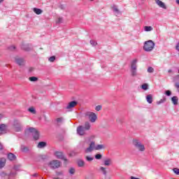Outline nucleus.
<instances>
[{"label": "nucleus", "instance_id": "nucleus-1", "mask_svg": "<svg viewBox=\"0 0 179 179\" xmlns=\"http://www.w3.org/2000/svg\"><path fill=\"white\" fill-rule=\"evenodd\" d=\"M104 149V145L99 144L96 146V144L94 141L91 142L90 146L85 149V153H90L93 150H100Z\"/></svg>", "mask_w": 179, "mask_h": 179}, {"label": "nucleus", "instance_id": "nucleus-2", "mask_svg": "<svg viewBox=\"0 0 179 179\" xmlns=\"http://www.w3.org/2000/svg\"><path fill=\"white\" fill-rule=\"evenodd\" d=\"M155 48V43L153 41H145L144 43L143 49L145 51H152Z\"/></svg>", "mask_w": 179, "mask_h": 179}, {"label": "nucleus", "instance_id": "nucleus-3", "mask_svg": "<svg viewBox=\"0 0 179 179\" xmlns=\"http://www.w3.org/2000/svg\"><path fill=\"white\" fill-rule=\"evenodd\" d=\"M85 117L90 121V122H96L97 120V115L93 112H86Z\"/></svg>", "mask_w": 179, "mask_h": 179}, {"label": "nucleus", "instance_id": "nucleus-4", "mask_svg": "<svg viewBox=\"0 0 179 179\" xmlns=\"http://www.w3.org/2000/svg\"><path fill=\"white\" fill-rule=\"evenodd\" d=\"M133 144L134 145L135 148L140 150V152H145V145L141 144V142L138 140H134Z\"/></svg>", "mask_w": 179, "mask_h": 179}, {"label": "nucleus", "instance_id": "nucleus-5", "mask_svg": "<svg viewBox=\"0 0 179 179\" xmlns=\"http://www.w3.org/2000/svg\"><path fill=\"white\" fill-rule=\"evenodd\" d=\"M28 131L29 132H31V134H32L34 139H35V141H37V139H38L40 136V133H38V131H37L36 128L30 127L28 129Z\"/></svg>", "mask_w": 179, "mask_h": 179}, {"label": "nucleus", "instance_id": "nucleus-6", "mask_svg": "<svg viewBox=\"0 0 179 179\" xmlns=\"http://www.w3.org/2000/svg\"><path fill=\"white\" fill-rule=\"evenodd\" d=\"M48 166L50 167V169H58L59 167H61V162L55 159L50 162L48 164Z\"/></svg>", "mask_w": 179, "mask_h": 179}, {"label": "nucleus", "instance_id": "nucleus-7", "mask_svg": "<svg viewBox=\"0 0 179 179\" xmlns=\"http://www.w3.org/2000/svg\"><path fill=\"white\" fill-rule=\"evenodd\" d=\"M136 62L137 59H134L131 62V75L132 76H136Z\"/></svg>", "mask_w": 179, "mask_h": 179}, {"label": "nucleus", "instance_id": "nucleus-8", "mask_svg": "<svg viewBox=\"0 0 179 179\" xmlns=\"http://www.w3.org/2000/svg\"><path fill=\"white\" fill-rule=\"evenodd\" d=\"M55 156L57 157V159H60L61 160H64V162H68V159L65 158V157L64 156V153H62V152H55Z\"/></svg>", "mask_w": 179, "mask_h": 179}, {"label": "nucleus", "instance_id": "nucleus-9", "mask_svg": "<svg viewBox=\"0 0 179 179\" xmlns=\"http://www.w3.org/2000/svg\"><path fill=\"white\" fill-rule=\"evenodd\" d=\"M76 106H78V101H72L71 102H69L67 105V106L66 107V108L67 110H71V108H73L74 107H76Z\"/></svg>", "mask_w": 179, "mask_h": 179}, {"label": "nucleus", "instance_id": "nucleus-10", "mask_svg": "<svg viewBox=\"0 0 179 179\" xmlns=\"http://www.w3.org/2000/svg\"><path fill=\"white\" fill-rule=\"evenodd\" d=\"M85 130L86 129H85L84 127L80 126L77 128V133L78 134V135L83 136L85 134Z\"/></svg>", "mask_w": 179, "mask_h": 179}, {"label": "nucleus", "instance_id": "nucleus-11", "mask_svg": "<svg viewBox=\"0 0 179 179\" xmlns=\"http://www.w3.org/2000/svg\"><path fill=\"white\" fill-rule=\"evenodd\" d=\"M15 62L17 65H20V66H23V65H24V59H23V58L15 57Z\"/></svg>", "mask_w": 179, "mask_h": 179}, {"label": "nucleus", "instance_id": "nucleus-12", "mask_svg": "<svg viewBox=\"0 0 179 179\" xmlns=\"http://www.w3.org/2000/svg\"><path fill=\"white\" fill-rule=\"evenodd\" d=\"M155 2L159 8H162V9H167V6H166V3H163V1L160 0H155Z\"/></svg>", "mask_w": 179, "mask_h": 179}, {"label": "nucleus", "instance_id": "nucleus-13", "mask_svg": "<svg viewBox=\"0 0 179 179\" xmlns=\"http://www.w3.org/2000/svg\"><path fill=\"white\" fill-rule=\"evenodd\" d=\"M104 166H106L108 167V166H111L113 164V159L110 158H107L103 161Z\"/></svg>", "mask_w": 179, "mask_h": 179}, {"label": "nucleus", "instance_id": "nucleus-14", "mask_svg": "<svg viewBox=\"0 0 179 179\" xmlns=\"http://www.w3.org/2000/svg\"><path fill=\"white\" fill-rule=\"evenodd\" d=\"M8 159L10 160V162H13V160H16V155L10 152L8 154Z\"/></svg>", "mask_w": 179, "mask_h": 179}, {"label": "nucleus", "instance_id": "nucleus-15", "mask_svg": "<svg viewBox=\"0 0 179 179\" xmlns=\"http://www.w3.org/2000/svg\"><path fill=\"white\" fill-rule=\"evenodd\" d=\"M146 100L148 103H149V104H152V103L153 102V96L152 94L147 95Z\"/></svg>", "mask_w": 179, "mask_h": 179}, {"label": "nucleus", "instance_id": "nucleus-16", "mask_svg": "<svg viewBox=\"0 0 179 179\" xmlns=\"http://www.w3.org/2000/svg\"><path fill=\"white\" fill-rule=\"evenodd\" d=\"M6 132V125L0 124V134H5Z\"/></svg>", "mask_w": 179, "mask_h": 179}, {"label": "nucleus", "instance_id": "nucleus-17", "mask_svg": "<svg viewBox=\"0 0 179 179\" xmlns=\"http://www.w3.org/2000/svg\"><path fill=\"white\" fill-rule=\"evenodd\" d=\"M6 163V159L1 158L0 159V169H3V167H5Z\"/></svg>", "mask_w": 179, "mask_h": 179}, {"label": "nucleus", "instance_id": "nucleus-18", "mask_svg": "<svg viewBox=\"0 0 179 179\" xmlns=\"http://www.w3.org/2000/svg\"><path fill=\"white\" fill-rule=\"evenodd\" d=\"M34 12L36 15H41V13H43L42 10L40 8H34Z\"/></svg>", "mask_w": 179, "mask_h": 179}, {"label": "nucleus", "instance_id": "nucleus-19", "mask_svg": "<svg viewBox=\"0 0 179 179\" xmlns=\"http://www.w3.org/2000/svg\"><path fill=\"white\" fill-rule=\"evenodd\" d=\"M172 102L175 106H177L178 104V97L177 96H173L172 99Z\"/></svg>", "mask_w": 179, "mask_h": 179}, {"label": "nucleus", "instance_id": "nucleus-20", "mask_svg": "<svg viewBox=\"0 0 179 179\" xmlns=\"http://www.w3.org/2000/svg\"><path fill=\"white\" fill-rule=\"evenodd\" d=\"M77 164H78V167H83L85 166V161H83L82 159H79L77 162Z\"/></svg>", "mask_w": 179, "mask_h": 179}, {"label": "nucleus", "instance_id": "nucleus-21", "mask_svg": "<svg viewBox=\"0 0 179 179\" xmlns=\"http://www.w3.org/2000/svg\"><path fill=\"white\" fill-rule=\"evenodd\" d=\"M47 145V143H45V142H39L38 144V148L39 149H41L44 147H45V145Z\"/></svg>", "mask_w": 179, "mask_h": 179}, {"label": "nucleus", "instance_id": "nucleus-22", "mask_svg": "<svg viewBox=\"0 0 179 179\" xmlns=\"http://www.w3.org/2000/svg\"><path fill=\"white\" fill-rule=\"evenodd\" d=\"M99 170L101 171V173L103 174V176H107V171L106 170L105 167L101 166L99 168Z\"/></svg>", "mask_w": 179, "mask_h": 179}, {"label": "nucleus", "instance_id": "nucleus-23", "mask_svg": "<svg viewBox=\"0 0 179 179\" xmlns=\"http://www.w3.org/2000/svg\"><path fill=\"white\" fill-rule=\"evenodd\" d=\"M84 129H85L86 131H89V129H90V123L89 122H86L85 123Z\"/></svg>", "mask_w": 179, "mask_h": 179}, {"label": "nucleus", "instance_id": "nucleus-24", "mask_svg": "<svg viewBox=\"0 0 179 179\" xmlns=\"http://www.w3.org/2000/svg\"><path fill=\"white\" fill-rule=\"evenodd\" d=\"M144 30L145 31H152V30H153V27L151 26H145L144 27Z\"/></svg>", "mask_w": 179, "mask_h": 179}, {"label": "nucleus", "instance_id": "nucleus-25", "mask_svg": "<svg viewBox=\"0 0 179 179\" xmlns=\"http://www.w3.org/2000/svg\"><path fill=\"white\" fill-rule=\"evenodd\" d=\"M21 48H22V50H24L25 51H30V48L29 47V45H22Z\"/></svg>", "mask_w": 179, "mask_h": 179}, {"label": "nucleus", "instance_id": "nucleus-26", "mask_svg": "<svg viewBox=\"0 0 179 179\" xmlns=\"http://www.w3.org/2000/svg\"><path fill=\"white\" fill-rule=\"evenodd\" d=\"M21 150L22 152H28L29 148L24 145H21Z\"/></svg>", "mask_w": 179, "mask_h": 179}, {"label": "nucleus", "instance_id": "nucleus-27", "mask_svg": "<svg viewBox=\"0 0 179 179\" xmlns=\"http://www.w3.org/2000/svg\"><path fill=\"white\" fill-rule=\"evenodd\" d=\"M29 113H31V114H36V109H34V107H31L28 109Z\"/></svg>", "mask_w": 179, "mask_h": 179}, {"label": "nucleus", "instance_id": "nucleus-28", "mask_svg": "<svg viewBox=\"0 0 179 179\" xmlns=\"http://www.w3.org/2000/svg\"><path fill=\"white\" fill-rule=\"evenodd\" d=\"M38 80V78H37L36 77H30L29 78V80L31 82H37Z\"/></svg>", "mask_w": 179, "mask_h": 179}, {"label": "nucleus", "instance_id": "nucleus-29", "mask_svg": "<svg viewBox=\"0 0 179 179\" xmlns=\"http://www.w3.org/2000/svg\"><path fill=\"white\" fill-rule=\"evenodd\" d=\"M101 157H103V155H101V154H96L95 155V159H96V160H100V159H101Z\"/></svg>", "mask_w": 179, "mask_h": 179}, {"label": "nucleus", "instance_id": "nucleus-30", "mask_svg": "<svg viewBox=\"0 0 179 179\" xmlns=\"http://www.w3.org/2000/svg\"><path fill=\"white\" fill-rule=\"evenodd\" d=\"M148 72L149 73H153V72H155V69L152 67H148Z\"/></svg>", "mask_w": 179, "mask_h": 179}, {"label": "nucleus", "instance_id": "nucleus-31", "mask_svg": "<svg viewBox=\"0 0 179 179\" xmlns=\"http://www.w3.org/2000/svg\"><path fill=\"white\" fill-rule=\"evenodd\" d=\"M141 87L143 90H148V84H143Z\"/></svg>", "mask_w": 179, "mask_h": 179}, {"label": "nucleus", "instance_id": "nucleus-32", "mask_svg": "<svg viewBox=\"0 0 179 179\" xmlns=\"http://www.w3.org/2000/svg\"><path fill=\"white\" fill-rule=\"evenodd\" d=\"M50 62H54L55 61V56H52L49 58Z\"/></svg>", "mask_w": 179, "mask_h": 179}, {"label": "nucleus", "instance_id": "nucleus-33", "mask_svg": "<svg viewBox=\"0 0 179 179\" xmlns=\"http://www.w3.org/2000/svg\"><path fill=\"white\" fill-rule=\"evenodd\" d=\"M173 171L175 174H177L178 176L179 175V169L177 168L173 169Z\"/></svg>", "mask_w": 179, "mask_h": 179}, {"label": "nucleus", "instance_id": "nucleus-34", "mask_svg": "<svg viewBox=\"0 0 179 179\" xmlns=\"http://www.w3.org/2000/svg\"><path fill=\"white\" fill-rule=\"evenodd\" d=\"M85 159H86V160H87V162H92L94 158H93V157H89V156H87V157H85Z\"/></svg>", "mask_w": 179, "mask_h": 179}, {"label": "nucleus", "instance_id": "nucleus-35", "mask_svg": "<svg viewBox=\"0 0 179 179\" xmlns=\"http://www.w3.org/2000/svg\"><path fill=\"white\" fill-rule=\"evenodd\" d=\"M90 44H91L92 45H96L97 44V43H96V41H94V40H91V41H90Z\"/></svg>", "mask_w": 179, "mask_h": 179}, {"label": "nucleus", "instance_id": "nucleus-36", "mask_svg": "<svg viewBox=\"0 0 179 179\" xmlns=\"http://www.w3.org/2000/svg\"><path fill=\"white\" fill-rule=\"evenodd\" d=\"M69 173L70 174H75V169L73 168L70 169Z\"/></svg>", "mask_w": 179, "mask_h": 179}, {"label": "nucleus", "instance_id": "nucleus-37", "mask_svg": "<svg viewBox=\"0 0 179 179\" xmlns=\"http://www.w3.org/2000/svg\"><path fill=\"white\" fill-rule=\"evenodd\" d=\"M96 111H100L101 110V106H97L95 108Z\"/></svg>", "mask_w": 179, "mask_h": 179}, {"label": "nucleus", "instance_id": "nucleus-38", "mask_svg": "<svg viewBox=\"0 0 179 179\" xmlns=\"http://www.w3.org/2000/svg\"><path fill=\"white\" fill-rule=\"evenodd\" d=\"M175 87L178 90V92H179V83H175Z\"/></svg>", "mask_w": 179, "mask_h": 179}, {"label": "nucleus", "instance_id": "nucleus-39", "mask_svg": "<svg viewBox=\"0 0 179 179\" xmlns=\"http://www.w3.org/2000/svg\"><path fill=\"white\" fill-rule=\"evenodd\" d=\"M57 23H62V17H59L56 21Z\"/></svg>", "mask_w": 179, "mask_h": 179}, {"label": "nucleus", "instance_id": "nucleus-40", "mask_svg": "<svg viewBox=\"0 0 179 179\" xmlns=\"http://www.w3.org/2000/svg\"><path fill=\"white\" fill-rule=\"evenodd\" d=\"M166 96H171V91L170 90L166 91Z\"/></svg>", "mask_w": 179, "mask_h": 179}, {"label": "nucleus", "instance_id": "nucleus-41", "mask_svg": "<svg viewBox=\"0 0 179 179\" xmlns=\"http://www.w3.org/2000/svg\"><path fill=\"white\" fill-rule=\"evenodd\" d=\"M62 120H63L62 117H59L57 119V122H62Z\"/></svg>", "mask_w": 179, "mask_h": 179}, {"label": "nucleus", "instance_id": "nucleus-42", "mask_svg": "<svg viewBox=\"0 0 179 179\" xmlns=\"http://www.w3.org/2000/svg\"><path fill=\"white\" fill-rule=\"evenodd\" d=\"M3 150V145H2L1 143H0V150Z\"/></svg>", "mask_w": 179, "mask_h": 179}, {"label": "nucleus", "instance_id": "nucleus-43", "mask_svg": "<svg viewBox=\"0 0 179 179\" xmlns=\"http://www.w3.org/2000/svg\"><path fill=\"white\" fill-rule=\"evenodd\" d=\"M16 48L15 46H11L10 47V50H11V51H13V50H15Z\"/></svg>", "mask_w": 179, "mask_h": 179}, {"label": "nucleus", "instance_id": "nucleus-44", "mask_svg": "<svg viewBox=\"0 0 179 179\" xmlns=\"http://www.w3.org/2000/svg\"><path fill=\"white\" fill-rule=\"evenodd\" d=\"M22 129V126L20 124L19 128H17V131H20Z\"/></svg>", "mask_w": 179, "mask_h": 179}, {"label": "nucleus", "instance_id": "nucleus-45", "mask_svg": "<svg viewBox=\"0 0 179 179\" xmlns=\"http://www.w3.org/2000/svg\"><path fill=\"white\" fill-rule=\"evenodd\" d=\"M113 10H114L115 12H118V8H117V7H115V8H113Z\"/></svg>", "mask_w": 179, "mask_h": 179}, {"label": "nucleus", "instance_id": "nucleus-46", "mask_svg": "<svg viewBox=\"0 0 179 179\" xmlns=\"http://www.w3.org/2000/svg\"><path fill=\"white\" fill-rule=\"evenodd\" d=\"M130 179H140L139 178H135L134 176L130 177Z\"/></svg>", "mask_w": 179, "mask_h": 179}, {"label": "nucleus", "instance_id": "nucleus-47", "mask_svg": "<svg viewBox=\"0 0 179 179\" xmlns=\"http://www.w3.org/2000/svg\"><path fill=\"white\" fill-rule=\"evenodd\" d=\"M163 101H166V99H164V100L163 99H161L159 103H163Z\"/></svg>", "mask_w": 179, "mask_h": 179}, {"label": "nucleus", "instance_id": "nucleus-48", "mask_svg": "<svg viewBox=\"0 0 179 179\" xmlns=\"http://www.w3.org/2000/svg\"><path fill=\"white\" fill-rule=\"evenodd\" d=\"M34 69L33 68V67H31L30 69H29V72H31V71H33Z\"/></svg>", "mask_w": 179, "mask_h": 179}, {"label": "nucleus", "instance_id": "nucleus-49", "mask_svg": "<svg viewBox=\"0 0 179 179\" xmlns=\"http://www.w3.org/2000/svg\"><path fill=\"white\" fill-rule=\"evenodd\" d=\"M168 72H169V73H171V72H173V70L169 69V70L168 71Z\"/></svg>", "mask_w": 179, "mask_h": 179}, {"label": "nucleus", "instance_id": "nucleus-50", "mask_svg": "<svg viewBox=\"0 0 179 179\" xmlns=\"http://www.w3.org/2000/svg\"><path fill=\"white\" fill-rule=\"evenodd\" d=\"M176 3H178V5H179V0H176Z\"/></svg>", "mask_w": 179, "mask_h": 179}, {"label": "nucleus", "instance_id": "nucleus-51", "mask_svg": "<svg viewBox=\"0 0 179 179\" xmlns=\"http://www.w3.org/2000/svg\"><path fill=\"white\" fill-rule=\"evenodd\" d=\"M71 156H75V154H73V152H72L71 154H70Z\"/></svg>", "mask_w": 179, "mask_h": 179}, {"label": "nucleus", "instance_id": "nucleus-52", "mask_svg": "<svg viewBox=\"0 0 179 179\" xmlns=\"http://www.w3.org/2000/svg\"><path fill=\"white\" fill-rule=\"evenodd\" d=\"M33 176H34V177H36V176H37V174H36V173H35V174H34Z\"/></svg>", "mask_w": 179, "mask_h": 179}, {"label": "nucleus", "instance_id": "nucleus-53", "mask_svg": "<svg viewBox=\"0 0 179 179\" xmlns=\"http://www.w3.org/2000/svg\"><path fill=\"white\" fill-rule=\"evenodd\" d=\"M2 2H3V0H0V3H2Z\"/></svg>", "mask_w": 179, "mask_h": 179}, {"label": "nucleus", "instance_id": "nucleus-54", "mask_svg": "<svg viewBox=\"0 0 179 179\" xmlns=\"http://www.w3.org/2000/svg\"><path fill=\"white\" fill-rule=\"evenodd\" d=\"M1 118H2V115H0V120H1Z\"/></svg>", "mask_w": 179, "mask_h": 179}, {"label": "nucleus", "instance_id": "nucleus-55", "mask_svg": "<svg viewBox=\"0 0 179 179\" xmlns=\"http://www.w3.org/2000/svg\"><path fill=\"white\" fill-rule=\"evenodd\" d=\"M55 179H59V178H55Z\"/></svg>", "mask_w": 179, "mask_h": 179}, {"label": "nucleus", "instance_id": "nucleus-56", "mask_svg": "<svg viewBox=\"0 0 179 179\" xmlns=\"http://www.w3.org/2000/svg\"><path fill=\"white\" fill-rule=\"evenodd\" d=\"M90 1H93V0H90Z\"/></svg>", "mask_w": 179, "mask_h": 179}]
</instances>
